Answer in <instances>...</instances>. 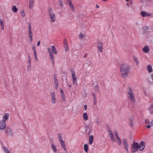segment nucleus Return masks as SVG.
Instances as JSON below:
<instances>
[{
  "label": "nucleus",
  "instance_id": "864d4df0",
  "mask_svg": "<svg viewBox=\"0 0 153 153\" xmlns=\"http://www.w3.org/2000/svg\"><path fill=\"white\" fill-rule=\"evenodd\" d=\"M111 138V140L112 141L114 142H115L116 141L115 139V138L114 137H112V138Z\"/></svg>",
  "mask_w": 153,
  "mask_h": 153
},
{
  "label": "nucleus",
  "instance_id": "a19ab883",
  "mask_svg": "<svg viewBox=\"0 0 153 153\" xmlns=\"http://www.w3.org/2000/svg\"><path fill=\"white\" fill-rule=\"evenodd\" d=\"M55 88L56 89H57L59 86V83H55Z\"/></svg>",
  "mask_w": 153,
  "mask_h": 153
},
{
  "label": "nucleus",
  "instance_id": "c9c22d12",
  "mask_svg": "<svg viewBox=\"0 0 153 153\" xmlns=\"http://www.w3.org/2000/svg\"><path fill=\"white\" fill-rule=\"evenodd\" d=\"M58 2L59 4V5L61 7H62L63 6L62 1V0H58Z\"/></svg>",
  "mask_w": 153,
  "mask_h": 153
},
{
  "label": "nucleus",
  "instance_id": "69168bd1",
  "mask_svg": "<svg viewBox=\"0 0 153 153\" xmlns=\"http://www.w3.org/2000/svg\"><path fill=\"white\" fill-rule=\"evenodd\" d=\"M108 132L109 133V134H110V133H112V132H111V130H110V129H108Z\"/></svg>",
  "mask_w": 153,
  "mask_h": 153
},
{
  "label": "nucleus",
  "instance_id": "09e8293b",
  "mask_svg": "<svg viewBox=\"0 0 153 153\" xmlns=\"http://www.w3.org/2000/svg\"><path fill=\"white\" fill-rule=\"evenodd\" d=\"M21 15L23 17L24 16H25V13L24 11H23L22 12H21Z\"/></svg>",
  "mask_w": 153,
  "mask_h": 153
},
{
  "label": "nucleus",
  "instance_id": "8fccbe9b",
  "mask_svg": "<svg viewBox=\"0 0 153 153\" xmlns=\"http://www.w3.org/2000/svg\"><path fill=\"white\" fill-rule=\"evenodd\" d=\"M35 59L36 61H37L38 60V59L37 57V55H34Z\"/></svg>",
  "mask_w": 153,
  "mask_h": 153
},
{
  "label": "nucleus",
  "instance_id": "0eeeda50",
  "mask_svg": "<svg viewBox=\"0 0 153 153\" xmlns=\"http://www.w3.org/2000/svg\"><path fill=\"white\" fill-rule=\"evenodd\" d=\"M123 142L124 143V148L125 149L126 152L128 153L129 152L128 150V145L127 143V140L126 139H124L123 140Z\"/></svg>",
  "mask_w": 153,
  "mask_h": 153
},
{
  "label": "nucleus",
  "instance_id": "4d7b16f0",
  "mask_svg": "<svg viewBox=\"0 0 153 153\" xmlns=\"http://www.w3.org/2000/svg\"><path fill=\"white\" fill-rule=\"evenodd\" d=\"M84 108L85 110H86L87 108V106L86 105H84Z\"/></svg>",
  "mask_w": 153,
  "mask_h": 153
},
{
  "label": "nucleus",
  "instance_id": "20e7f679",
  "mask_svg": "<svg viewBox=\"0 0 153 153\" xmlns=\"http://www.w3.org/2000/svg\"><path fill=\"white\" fill-rule=\"evenodd\" d=\"M6 133L7 136H12L13 134L11 129L9 128H7L6 130Z\"/></svg>",
  "mask_w": 153,
  "mask_h": 153
},
{
  "label": "nucleus",
  "instance_id": "7c9ffc66",
  "mask_svg": "<svg viewBox=\"0 0 153 153\" xmlns=\"http://www.w3.org/2000/svg\"><path fill=\"white\" fill-rule=\"evenodd\" d=\"M54 97L55 96H51V100L53 104H54L56 102V99Z\"/></svg>",
  "mask_w": 153,
  "mask_h": 153
},
{
  "label": "nucleus",
  "instance_id": "9b49d317",
  "mask_svg": "<svg viewBox=\"0 0 153 153\" xmlns=\"http://www.w3.org/2000/svg\"><path fill=\"white\" fill-rule=\"evenodd\" d=\"M34 1L33 0L29 1V7L30 9H32L33 7Z\"/></svg>",
  "mask_w": 153,
  "mask_h": 153
},
{
  "label": "nucleus",
  "instance_id": "a211bd4d",
  "mask_svg": "<svg viewBox=\"0 0 153 153\" xmlns=\"http://www.w3.org/2000/svg\"><path fill=\"white\" fill-rule=\"evenodd\" d=\"M147 69L149 73H151L152 72V69L151 65H149L147 66Z\"/></svg>",
  "mask_w": 153,
  "mask_h": 153
},
{
  "label": "nucleus",
  "instance_id": "4be33fe9",
  "mask_svg": "<svg viewBox=\"0 0 153 153\" xmlns=\"http://www.w3.org/2000/svg\"><path fill=\"white\" fill-rule=\"evenodd\" d=\"M68 4L70 5V7L71 8L72 10L73 11H74V5L72 4V2L71 1H70L68 2Z\"/></svg>",
  "mask_w": 153,
  "mask_h": 153
},
{
  "label": "nucleus",
  "instance_id": "338daca9",
  "mask_svg": "<svg viewBox=\"0 0 153 153\" xmlns=\"http://www.w3.org/2000/svg\"><path fill=\"white\" fill-rule=\"evenodd\" d=\"M151 127V126L150 125H148L147 126V128H150Z\"/></svg>",
  "mask_w": 153,
  "mask_h": 153
},
{
  "label": "nucleus",
  "instance_id": "393cba45",
  "mask_svg": "<svg viewBox=\"0 0 153 153\" xmlns=\"http://www.w3.org/2000/svg\"><path fill=\"white\" fill-rule=\"evenodd\" d=\"M128 97L131 102H134L135 101V98L134 96H128Z\"/></svg>",
  "mask_w": 153,
  "mask_h": 153
},
{
  "label": "nucleus",
  "instance_id": "6e6d98bb",
  "mask_svg": "<svg viewBox=\"0 0 153 153\" xmlns=\"http://www.w3.org/2000/svg\"><path fill=\"white\" fill-rule=\"evenodd\" d=\"M130 124L131 127H132L133 126V121H130Z\"/></svg>",
  "mask_w": 153,
  "mask_h": 153
},
{
  "label": "nucleus",
  "instance_id": "bb28decb",
  "mask_svg": "<svg viewBox=\"0 0 153 153\" xmlns=\"http://www.w3.org/2000/svg\"><path fill=\"white\" fill-rule=\"evenodd\" d=\"M51 146L52 147L53 150L55 152H56V146H55L54 144L53 143H52V144L51 145Z\"/></svg>",
  "mask_w": 153,
  "mask_h": 153
},
{
  "label": "nucleus",
  "instance_id": "dca6fc26",
  "mask_svg": "<svg viewBox=\"0 0 153 153\" xmlns=\"http://www.w3.org/2000/svg\"><path fill=\"white\" fill-rule=\"evenodd\" d=\"M100 100L99 97L97 96H94V105H96L97 103V102L98 100Z\"/></svg>",
  "mask_w": 153,
  "mask_h": 153
},
{
  "label": "nucleus",
  "instance_id": "a18cd8bd",
  "mask_svg": "<svg viewBox=\"0 0 153 153\" xmlns=\"http://www.w3.org/2000/svg\"><path fill=\"white\" fill-rule=\"evenodd\" d=\"M48 51L49 53V54L52 53V52L51 51V49L50 48H49L48 49Z\"/></svg>",
  "mask_w": 153,
  "mask_h": 153
},
{
  "label": "nucleus",
  "instance_id": "f704fd0d",
  "mask_svg": "<svg viewBox=\"0 0 153 153\" xmlns=\"http://www.w3.org/2000/svg\"><path fill=\"white\" fill-rule=\"evenodd\" d=\"M84 37L83 35L81 33L79 35V37L80 39H82Z\"/></svg>",
  "mask_w": 153,
  "mask_h": 153
},
{
  "label": "nucleus",
  "instance_id": "58836bf2",
  "mask_svg": "<svg viewBox=\"0 0 153 153\" xmlns=\"http://www.w3.org/2000/svg\"><path fill=\"white\" fill-rule=\"evenodd\" d=\"M50 57V59L51 60H53V55L52 53L49 54Z\"/></svg>",
  "mask_w": 153,
  "mask_h": 153
},
{
  "label": "nucleus",
  "instance_id": "72a5a7b5",
  "mask_svg": "<svg viewBox=\"0 0 153 153\" xmlns=\"http://www.w3.org/2000/svg\"><path fill=\"white\" fill-rule=\"evenodd\" d=\"M58 135H59V136L58 137L59 139L60 142L62 141L63 140H62V137L61 135V134H58Z\"/></svg>",
  "mask_w": 153,
  "mask_h": 153
},
{
  "label": "nucleus",
  "instance_id": "7ed1b4c3",
  "mask_svg": "<svg viewBox=\"0 0 153 153\" xmlns=\"http://www.w3.org/2000/svg\"><path fill=\"white\" fill-rule=\"evenodd\" d=\"M138 148V143H137L134 142L132 146V149H133L132 152L134 153L137 152Z\"/></svg>",
  "mask_w": 153,
  "mask_h": 153
},
{
  "label": "nucleus",
  "instance_id": "473e14b6",
  "mask_svg": "<svg viewBox=\"0 0 153 153\" xmlns=\"http://www.w3.org/2000/svg\"><path fill=\"white\" fill-rule=\"evenodd\" d=\"M134 62H135L136 65H138L139 62L137 59V57H135L134 58Z\"/></svg>",
  "mask_w": 153,
  "mask_h": 153
},
{
  "label": "nucleus",
  "instance_id": "c85d7f7f",
  "mask_svg": "<svg viewBox=\"0 0 153 153\" xmlns=\"http://www.w3.org/2000/svg\"><path fill=\"white\" fill-rule=\"evenodd\" d=\"M117 140L118 142V144L119 145H120L121 144V141L120 137L117 138Z\"/></svg>",
  "mask_w": 153,
  "mask_h": 153
},
{
  "label": "nucleus",
  "instance_id": "c756f323",
  "mask_svg": "<svg viewBox=\"0 0 153 153\" xmlns=\"http://www.w3.org/2000/svg\"><path fill=\"white\" fill-rule=\"evenodd\" d=\"M0 23L1 24V27L2 30H3L4 29V26L3 24V21L1 20L0 21Z\"/></svg>",
  "mask_w": 153,
  "mask_h": 153
},
{
  "label": "nucleus",
  "instance_id": "5fc2aeb1",
  "mask_svg": "<svg viewBox=\"0 0 153 153\" xmlns=\"http://www.w3.org/2000/svg\"><path fill=\"white\" fill-rule=\"evenodd\" d=\"M87 56H88L87 53H86L84 55L83 57L84 58H86L87 57Z\"/></svg>",
  "mask_w": 153,
  "mask_h": 153
},
{
  "label": "nucleus",
  "instance_id": "ea45409f",
  "mask_svg": "<svg viewBox=\"0 0 153 153\" xmlns=\"http://www.w3.org/2000/svg\"><path fill=\"white\" fill-rule=\"evenodd\" d=\"M143 29L146 31L148 30V27L147 26H144L143 27Z\"/></svg>",
  "mask_w": 153,
  "mask_h": 153
},
{
  "label": "nucleus",
  "instance_id": "f3484780",
  "mask_svg": "<svg viewBox=\"0 0 153 153\" xmlns=\"http://www.w3.org/2000/svg\"><path fill=\"white\" fill-rule=\"evenodd\" d=\"M94 140V136H93L91 135L89 137V144L90 145H91L93 142Z\"/></svg>",
  "mask_w": 153,
  "mask_h": 153
},
{
  "label": "nucleus",
  "instance_id": "2eb2a0df",
  "mask_svg": "<svg viewBox=\"0 0 153 153\" xmlns=\"http://www.w3.org/2000/svg\"><path fill=\"white\" fill-rule=\"evenodd\" d=\"M60 143L62 147L63 148L64 150L65 151H67V148L65 146L64 142L63 141H62L60 142Z\"/></svg>",
  "mask_w": 153,
  "mask_h": 153
},
{
  "label": "nucleus",
  "instance_id": "f257e3e1",
  "mask_svg": "<svg viewBox=\"0 0 153 153\" xmlns=\"http://www.w3.org/2000/svg\"><path fill=\"white\" fill-rule=\"evenodd\" d=\"M130 71L129 67L126 64H123L120 65V72L121 77L125 78L128 76V74Z\"/></svg>",
  "mask_w": 153,
  "mask_h": 153
},
{
  "label": "nucleus",
  "instance_id": "052dcab7",
  "mask_svg": "<svg viewBox=\"0 0 153 153\" xmlns=\"http://www.w3.org/2000/svg\"><path fill=\"white\" fill-rule=\"evenodd\" d=\"M32 49H33V50H36V49L35 48V47L34 46H32Z\"/></svg>",
  "mask_w": 153,
  "mask_h": 153
},
{
  "label": "nucleus",
  "instance_id": "603ef678",
  "mask_svg": "<svg viewBox=\"0 0 153 153\" xmlns=\"http://www.w3.org/2000/svg\"><path fill=\"white\" fill-rule=\"evenodd\" d=\"M33 54H34V55H37L36 50H33Z\"/></svg>",
  "mask_w": 153,
  "mask_h": 153
},
{
  "label": "nucleus",
  "instance_id": "680f3d73",
  "mask_svg": "<svg viewBox=\"0 0 153 153\" xmlns=\"http://www.w3.org/2000/svg\"><path fill=\"white\" fill-rule=\"evenodd\" d=\"M73 83L74 84H76L77 82H76V80H75L73 81Z\"/></svg>",
  "mask_w": 153,
  "mask_h": 153
},
{
  "label": "nucleus",
  "instance_id": "cd10ccee",
  "mask_svg": "<svg viewBox=\"0 0 153 153\" xmlns=\"http://www.w3.org/2000/svg\"><path fill=\"white\" fill-rule=\"evenodd\" d=\"M149 111L151 114H153V105H152L149 107Z\"/></svg>",
  "mask_w": 153,
  "mask_h": 153
},
{
  "label": "nucleus",
  "instance_id": "6e6552de",
  "mask_svg": "<svg viewBox=\"0 0 153 153\" xmlns=\"http://www.w3.org/2000/svg\"><path fill=\"white\" fill-rule=\"evenodd\" d=\"M97 44V47L99 51L101 53H102V49H103L102 43L99 41L98 42Z\"/></svg>",
  "mask_w": 153,
  "mask_h": 153
},
{
  "label": "nucleus",
  "instance_id": "13d9d810",
  "mask_svg": "<svg viewBox=\"0 0 153 153\" xmlns=\"http://www.w3.org/2000/svg\"><path fill=\"white\" fill-rule=\"evenodd\" d=\"M61 93L62 94V96H63V90L62 89L61 90Z\"/></svg>",
  "mask_w": 153,
  "mask_h": 153
},
{
  "label": "nucleus",
  "instance_id": "aec40b11",
  "mask_svg": "<svg viewBox=\"0 0 153 153\" xmlns=\"http://www.w3.org/2000/svg\"><path fill=\"white\" fill-rule=\"evenodd\" d=\"M83 118L84 120L86 121L88 119V117L87 113L85 112L83 114Z\"/></svg>",
  "mask_w": 153,
  "mask_h": 153
},
{
  "label": "nucleus",
  "instance_id": "2f4dec72",
  "mask_svg": "<svg viewBox=\"0 0 153 153\" xmlns=\"http://www.w3.org/2000/svg\"><path fill=\"white\" fill-rule=\"evenodd\" d=\"M4 149V151L5 153H10L7 148L6 147H3Z\"/></svg>",
  "mask_w": 153,
  "mask_h": 153
},
{
  "label": "nucleus",
  "instance_id": "e433bc0d",
  "mask_svg": "<svg viewBox=\"0 0 153 153\" xmlns=\"http://www.w3.org/2000/svg\"><path fill=\"white\" fill-rule=\"evenodd\" d=\"M54 83H58V79L56 78V76L54 75Z\"/></svg>",
  "mask_w": 153,
  "mask_h": 153
},
{
  "label": "nucleus",
  "instance_id": "1a4fd4ad",
  "mask_svg": "<svg viewBox=\"0 0 153 153\" xmlns=\"http://www.w3.org/2000/svg\"><path fill=\"white\" fill-rule=\"evenodd\" d=\"M64 48L65 49V51H68V46L67 43V41L65 39H64Z\"/></svg>",
  "mask_w": 153,
  "mask_h": 153
},
{
  "label": "nucleus",
  "instance_id": "b1692460",
  "mask_svg": "<svg viewBox=\"0 0 153 153\" xmlns=\"http://www.w3.org/2000/svg\"><path fill=\"white\" fill-rule=\"evenodd\" d=\"M12 11L15 13H16L17 11V9L15 6L13 5L12 7Z\"/></svg>",
  "mask_w": 153,
  "mask_h": 153
},
{
  "label": "nucleus",
  "instance_id": "de8ad7c7",
  "mask_svg": "<svg viewBox=\"0 0 153 153\" xmlns=\"http://www.w3.org/2000/svg\"><path fill=\"white\" fill-rule=\"evenodd\" d=\"M109 135L111 138H112L114 137L113 133H111L109 134Z\"/></svg>",
  "mask_w": 153,
  "mask_h": 153
},
{
  "label": "nucleus",
  "instance_id": "ddd939ff",
  "mask_svg": "<svg viewBox=\"0 0 153 153\" xmlns=\"http://www.w3.org/2000/svg\"><path fill=\"white\" fill-rule=\"evenodd\" d=\"M127 92L130 96H133V93L131 88L129 87V88L127 89Z\"/></svg>",
  "mask_w": 153,
  "mask_h": 153
},
{
  "label": "nucleus",
  "instance_id": "bf43d9fd",
  "mask_svg": "<svg viewBox=\"0 0 153 153\" xmlns=\"http://www.w3.org/2000/svg\"><path fill=\"white\" fill-rule=\"evenodd\" d=\"M129 120L130 121H133V120L132 117L129 118Z\"/></svg>",
  "mask_w": 153,
  "mask_h": 153
},
{
  "label": "nucleus",
  "instance_id": "4c0bfd02",
  "mask_svg": "<svg viewBox=\"0 0 153 153\" xmlns=\"http://www.w3.org/2000/svg\"><path fill=\"white\" fill-rule=\"evenodd\" d=\"M94 89L96 91H97V92H98L99 89L98 88V85H95L94 87Z\"/></svg>",
  "mask_w": 153,
  "mask_h": 153
},
{
  "label": "nucleus",
  "instance_id": "0e129e2a",
  "mask_svg": "<svg viewBox=\"0 0 153 153\" xmlns=\"http://www.w3.org/2000/svg\"><path fill=\"white\" fill-rule=\"evenodd\" d=\"M40 44V41H39L37 43V46H39V45Z\"/></svg>",
  "mask_w": 153,
  "mask_h": 153
},
{
  "label": "nucleus",
  "instance_id": "c03bdc74",
  "mask_svg": "<svg viewBox=\"0 0 153 153\" xmlns=\"http://www.w3.org/2000/svg\"><path fill=\"white\" fill-rule=\"evenodd\" d=\"M31 67V64L30 63H29L27 66V69L28 70H29L30 69V68Z\"/></svg>",
  "mask_w": 153,
  "mask_h": 153
},
{
  "label": "nucleus",
  "instance_id": "79ce46f5",
  "mask_svg": "<svg viewBox=\"0 0 153 153\" xmlns=\"http://www.w3.org/2000/svg\"><path fill=\"white\" fill-rule=\"evenodd\" d=\"M114 133L115 136H116V138H117L118 137H119L118 134H117V132L116 131H114Z\"/></svg>",
  "mask_w": 153,
  "mask_h": 153
},
{
  "label": "nucleus",
  "instance_id": "e2e57ef3",
  "mask_svg": "<svg viewBox=\"0 0 153 153\" xmlns=\"http://www.w3.org/2000/svg\"><path fill=\"white\" fill-rule=\"evenodd\" d=\"M150 124L151 126H153V120L151 121V123H150Z\"/></svg>",
  "mask_w": 153,
  "mask_h": 153
},
{
  "label": "nucleus",
  "instance_id": "37998d69",
  "mask_svg": "<svg viewBox=\"0 0 153 153\" xmlns=\"http://www.w3.org/2000/svg\"><path fill=\"white\" fill-rule=\"evenodd\" d=\"M28 27H29V30H31V24L30 22L28 23Z\"/></svg>",
  "mask_w": 153,
  "mask_h": 153
},
{
  "label": "nucleus",
  "instance_id": "3c124183",
  "mask_svg": "<svg viewBox=\"0 0 153 153\" xmlns=\"http://www.w3.org/2000/svg\"><path fill=\"white\" fill-rule=\"evenodd\" d=\"M61 97H62V101L63 102H65V96H61Z\"/></svg>",
  "mask_w": 153,
  "mask_h": 153
},
{
  "label": "nucleus",
  "instance_id": "f03ea898",
  "mask_svg": "<svg viewBox=\"0 0 153 153\" xmlns=\"http://www.w3.org/2000/svg\"><path fill=\"white\" fill-rule=\"evenodd\" d=\"M48 10L49 11V14L50 17L51 21L53 22H55L56 20L55 18L56 16L55 14L53 13L52 9L49 8Z\"/></svg>",
  "mask_w": 153,
  "mask_h": 153
},
{
  "label": "nucleus",
  "instance_id": "49530a36",
  "mask_svg": "<svg viewBox=\"0 0 153 153\" xmlns=\"http://www.w3.org/2000/svg\"><path fill=\"white\" fill-rule=\"evenodd\" d=\"M28 62L29 63H30V62H31V59L30 56H29L28 57Z\"/></svg>",
  "mask_w": 153,
  "mask_h": 153
},
{
  "label": "nucleus",
  "instance_id": "5701e85b",
  "mask_svg": "<svg viewBox=\"0 0 153 153\" xmlns=\"http://www.w3.org/2000/svg\"><path fill=\"white\" fill-rule=\"evenodd\" d=\"M84 149L85 152H88V146L87 144H85L84 145Z\"/></svg>",
  "mask_w": 153,
  "mask_h": 153
},
{
  "label": "nucleus",
  "instance_id": "6ab92c4d",
  "mask_svg": "<svg viewBox=\"0 0 153 153\" xmlns=\"http://www.w3.org/2000/svg\"><path fill=\"white\" fill-rule=\"evenodd\" d=\"M52 50L53 51V53L55 54H56L57 53V51L56 49L55 48L54 46H51Z\"/></svg>",
  "mask_w": 153,
  "mask_h": 153
},
{
  "label": "nucleus",
  "instance_id": "9d476101",
  "mask_svg": "<svg viewBox=\"0 0 153 153\" xmlns=\"http://www.w3.org/2000/svg\"><path fill=\"white\" fill-rule=\"evenodd\" d=\"M149 51V48L148 46H146L143 48V51L145 53H147Z\"/></svg>",
  "mask_w": 153,
  "mask_h": 153
},
{
  "label": "nucleus",
  "instance_id": "4468645a",
  "mask_svg": "<svg viewBox=\"0 0 153 153\" xmlns=\"http://www.w3.org/2000/svg\"><path fill=\"white\" fill-rule=\"evenodd\" d=\"M71 73L72 76L73 81L76 80V77L75 75L74 71L73 70H71Z\"/></svg>",
  "mask_w": 153,
  "mask_h": 153
},
{
  "label": "nucleus",
  "instance_id": "423d86ee",
  "mask_svg": "<svg viewBox=\"0 0 153 153\" xmlns=\"http://www.w3.org/2000/svg\"><path fill=\"white\" fill-rule=\"evenodd\" d=\"M145 143V142L142 141L139 145H138V149L139 150L142 151L144 149L145 147L144 145Z\"/></svg>",
  "mask_w": 153,
  "mask_h": 153
},
{
  "label": "nucleus",
  "instance_id": "412c9836",
  "mask_svg": "<svg viewBox=\"0 0 153 153\" xmlns=\"http://www.w3.org/2000/svg\"><path fill=\"white\" fill-rule=\"evenodd\" d=\"M140 15L143 17H145L147 16V13L144 11H142Z\"/></svg>",
  "mask_w": 153,
  "mask_h": 153
},
{
  "label": "nucleus",
  "instance_id": "39448f33",
  "mask_svg": "<svg viewBox=\"0 0 153 153\" xmlns=\"http://www.w3.org/2000/svg\"><path fill=\"white\" fill-rule=\"evenodd\" d=\"M5 121L4 119H3L2 121H0V129L1 130H3L6 127V124L5 123Z\"/></svg>",
  "mask_w": 153,
  "mask_h": 153
},
{
  "label": "nucleus",
  "instance_id": "774afa93",
  "mask_svg": "<svg viewBox=\"0 0 153 153\" xmlns=\"http://www.w3.org/2000/svg\"><path fill=\"white\" fill-rule=\"evenodd\" d=\"M51 61L52 62V64L53 65L54 64V61L53 59V60H51Z\"/></svg>",
  "mask_w": 153,
  "mask_h": 153
},
{
  "label": "nucleus",
  "instance_id": "a878e982",
  "mask_svg": "<svg viewBox=\"0 0 153 153\" xmlns=\"http://www.w3.org/2000/svg\"><path fill=\"white\" fill-rule=\"evenodd\" d=\"M9 116V114L7 113H6L3 117V119H4V120L6 121V120H7Z\"/></svg>",
  "mask_w": 153,
  "mask_h": 153
},
{
  "label": "nucleus",
  "instance_id": "f8f14e48",
  "mask_svg": "<svg viewBox=\"0 0 153 153\" xmlns=\"http://www.w3.org/2000/svg\"><path fill=\"white\" fill-rule=\"evenodd\" d=\"M28 34L30 39L31 43L33 41V35L31 30H28Z\"/></svg>",
  "mask_w": 153,
  "mask_h": 153
}]
</instances>
